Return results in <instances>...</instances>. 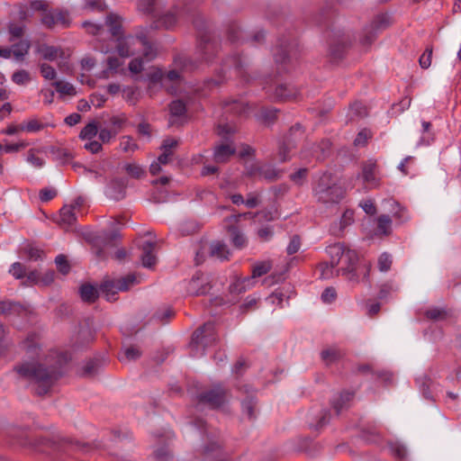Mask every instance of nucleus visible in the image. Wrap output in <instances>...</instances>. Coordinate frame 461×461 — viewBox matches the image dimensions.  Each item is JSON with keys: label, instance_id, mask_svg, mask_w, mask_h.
<instances>
[{"label": "nucleus", "instance_id": "nucleus-1", "mask_svg": "<svg viewBox=\"0 0 461 461\" xmlns=\"http://www.w3.org/2000/svg\"><path fill=\"white\" fill-rule=\"evenodd\" d=\"M21 348L32 359L22 361L14 370L20 379L36 386L35 392L38 395L46 394L61 376L59 366L40 359L41 347L35 334H31L23 340Z\"/></svg>", "mask_w": 461, "mask_h": 461}, {"label": "nucleus", "instance_id": "nucleus-2", "mask_svg": "<svg viewBox=\"0 0 461 461\" xmlns=\"http://www.w3.org/2000/svg\"><path fill=\"white\" fill-rule=\"evenodd\" d=\"M185 16H190L193 18L192 22L194 25L200 32V43L198 47L199 52L207 62H210L212 58L217 52L218 44L215 41H211L207 35L202 34L203 27L200 24L202 23V19L195 16L194 10L190 7L180 8L176 6L173 10L167 12L158 18V27L171 29L180 19H183Z\"/></svg>", "mask_w": 461, "mask_h": 461}, {"label": "nucleus", "instance_id": "nucleus-3", "mask_svg": "<svg viewBox=\"0 0 461 461\" xmlns=\"http://www.w3.org/2000/svg\"><path fill=\"white\" fill-rule=\"evenodd\" d=\"M312 192L317 202L325 205L339 203L344 195L343 188L334 182L330 173H323L320 176Z\"/></svg>", "mask_w": 461, "mask_h": 461}, {"label": "nucleus", "instance_id": "nucleus-4", "mask_svg": "<svg viewBox=\"0 0 461 461\" xmlns=\"http://www.w3.org/2000/svg\"><path fill=\"white\" fill-rule=\"evenodd\" d=\"M219 338L215 332L213 322H206L202 327L197 329L193 336L190 343L192 355L194 357H201L205 354V349L208 347L215 345Z\"/></svg>", "mask_w": 461, "mask_h": 461}, {"label": "nucleus", "instance_id": "nucleus-5", "mask_svg": "<svg viewBox=\"0 0 461 461\" xmlns=\"http://www.w3.org/2000/svg\"><path fill=\"white\" fill-rule=\"evenodd\" d=\"M135 284L136 276L130 274L117 280L104 281L99 287V293L101 295L104 296L107 301H113L116 299L115 296L118 292L127 291Z\"/></svg>", "mask_w": 461, "mask_h": 461}, {"label": "nucleus", "instance_id": "nucleus-6", "mask_svg": "<svg viewBox=\"0 0 461 461\" xmlns=\"http://www.w3.org/2000/svg\"><path fill=\"white\" fill-rule=\"evenodd\" d=\"M116 51L122 58H129L139 52V46L145 45V38L138 36H121L116 40Z\"/></svg>", "mask_w": 461, "mask_h": 461}, {"label": "nucleus", "instance_id": "nucleus-7", "mask_svg": "<svg viewBox=\"0 0 461 461\" xmlns=\"http://www.w3.org/2000/svg\"><path fill=\"white\" fill-rule=\"evenodd\" d=\"M41 23L47 28H53L55 26L68 27L71 20L68 11L63 10H49L41 14Z\"/></svg>", "mask_w": 461, "mask_h": 461}, {"label": "nucleus", "instance_id": "nucleus-8", "mask_svg": "<svg viewBox=\"0 0 461 461\" xmlns=\"http://www.w3.org/2000/svg\"><path fill=\"white\" fill-rule=\"evenodd\" d=\"M211 289L208 276L203 273H196L187 282L185 290L189 295H203L206 294Z\"/></svg>", "mask_w": 461, "mask_h": 461}, {"label": "nucleus", "instance_id": "nucleus-9", "mask_svg": "<svg viewBox=\"0 0 461 461\" xmlns=\"http://www.w3.org/2000/svg\"><path fill=\"white\" fill-rule=\"evenodd\" d=\"M226 391L221 386L216 385L209 391L198 395V400L202 403H206L212 408H219L226 402Z\"/></svg>", "mask_w": 461, "mask_h": 461}, {"label": "nucleus", "instance_id": "nucleus-10", "mask_svg": "<svg viewBox=\"0 0 461 461\" xmlns=\"http://www.w3.org/2000/svg\"><path fill=\"white\" fill-rule=\"evenodd\" d=\"M275 61L277 64L290 63L297 58V44L294 41H282L274 52Z\"/></svg>", "mask_w": 461, "mask_h": 461}, {"label": "nucleus", "instance_id": "nucleus-11", "mask_svg": "<svg viewBox=\"0 0 461 461\" xmlns=\"http://www.w3.org/2000/svg\"><path fill=\"white\" fill-rule=\"evenodd\" d=\"M357 261V253L353 249L346 248L343 255V259L339 263L341 267L337 271H340L343 276H348V278L349 280H357V276L355 274V267Z\"/></svg>", "mask_w": 461, "mask_h": 461}, {"label": "nucleus", "instance_id": "nucleus-12", "mask_svg": "<svg viewBox=\"0 0 461 461\" xmlns=\"http://www.w3.org/2000/svg\"><path fill=\"white\" fill-rule=\"evenodd\" d=\"M389 24V17L385 14L377 15L372 22L370 26L366 28L367 32L364 39L361 40L363 45H369L374 41L375 31L383 30Z\"/></svg>", "mask_w": 461, "mask_h": 461}, {"label": "nucleus", "instance_id": "nucleus-13", "mask_svg": "<svg viewBox=\"0 0 461 461\" xmlns=\"http://www.w3.org/2000/svg\"><path fill=\"white\" fill-rule=\"evenodd\" d=\"M127 181L125 179H114L110 182L105 189V195L114 201H120L125 197Z\"/></svg>", "mask_w": 461, "mask_h": 461}, {"label": "nucleus", "instance_id": "nucleus-14", "mask_svg": "<svg viewBox=\"0 0 461 461\" xmlns=\"http://www.w3.org/2000/svg\"><path fill=\"white\" fill-rule=\"evenodd\" d=\"M169 125L182 122L185 119L186 104L181 100H174L169 104Z\"/></svg>", "mask_w": 461, "mask_h": 461}, {"label": "nucleus", "instance_id": "nucleus-15", "mask_svg": "<svg viewBox=\"0 0 461 461\" xmlns=\"http://www.w3.org/2000/svg\"><path fill=\"white\" fill-rule=\"evenodd\" d=\"M155 248L156 243L152 241H144L141 245L142 254L140 256V260L141 265L146 268H151L157 263Z\"/></svg>", "mask_w": 461, "mask_h": 461}, {"label": "nucleus", "instance_id": "nucleus-16", "mask_svg": "<svg viewBox=\"0 0 461 461\" xmlns=\"http://www.w3.org/2000/svg\"><path fill=\"white\" fill-rule=\"evenodd\" d=\"M174 66L175 68L172 70H169L166 74V77L170 81H176L180 79L181 75L179 69L187 70L192 69L194 67L192 61L184 56H178L174 60Z\"/></svg>", "mask_w": 461, "mask_h": 461}, {"label": "nucleus", "instance_id": "nucleus-17", "mask_svg": "<svg viewBox=\"0 0 461 461\" xmlns=\"http://www.w3.org/2000/svg\"><path fill=\"white\" fill-rule=\"evenodd\" d=\"M105 26L108 28L109 32L115 40L122 36V17L115 14H110L105 18Z\"/></svg>", "mask_w": 461, "mask_h": 461}, {"label": "nucleus", "instance_id": "nucleus-18", "mask_svg": "<svg viewBox=\"0 0 461 461\" xmlns=\"http://www.w3.org/2000/svg\"><path fill=\"white\" fill-rule=\"evenodd\" d=\"M79 203H77L75 205H65L59 211V219L58 220V223L59 225L68 227L75 223L77 217L74 212L76 207H79Z\"/></svg>", "mask_w": 461, "mask_h": 461}, {"label": "nucleus", "instance_id": "nucleus-19", "mask_svg": "<svg viewBox=\"0 0 461 461\" xmlns=\"http://www.w3.org/2000/svg\"><path fill=\"white\" fill-rule=\"evenodd\" d=\"M235 153V148L230 143H222L214 148L213 158L217 163L226 162Z\"/></svg>", "mask_w": 461, "mask_h": 461}, {"label": "nucleus", "instance_id": "nucleus-20", "mask_svg": "<svg viewBox=\"0 0 461 461\" xmlns=\"http://www.w3.org/2000/svg\"><path fill=\"white\" fill-rule=\"evenodd\" d=\"M375 169L376 162L373 160H368L362 167V177L364 182L372 186H376L378 185V180L375 176Z\"/></svg>", "mask_w": 461, "mask_h": 461}, {"label": "nucleus", "instance_id": "nucleus-21", "mask_svg": "<svg viewBox=\"0 0 461 461\" xmlns=\"http://www.w3.org/2000/svg\"><path fill=\"white\" fill-rule=\"evenodd\" d=\"M346 246L343 243H335L327 247L326 251L330 258V262L335 266H339L343 259Z\"/></svg>", "mask_w": 461, "mask_h": 461}, {"label": "nucleus", "instance_id": "nucleus-22", "mask_svg": "<svg viewBox=\"0 0 461 461\" xmlns=\"http://www.w3.org/2000/svg\"><path fill=\"white\" fill-rule=\"evenodd\" d=\"M354 393L352 392H342L338 397L332 401V407L335 410L337 415H339L344 409H347L348 402L353 399Z\"/></svg>", "mask_w": 461, "mask_h": 461}, {"label": "nucleus", "instance_id": "nucleus-23", "mask_svg": "<svg viewBox=\"0 0 461 461\" xmlns=\"http://www.w3.org/2000/svg\"><path fill=\"white\" fill-rule=\"evenodd\" d=\"M230 251L227 246L221 241H213L210 245V256L221 261L228 259Z\"/></svg>", "mask_w": 461, "mask_h": 461}, {"label": "nucleus", "instance_id": "nucleus-24", "mask_svg": "<svg viewBox=\"0 0 461 461\" xmlns=\"http://www.w3.org/2000/svg\"><path fill=\"white\" fill-rule=\"evenodd\" d=\"M297 96V90L287 85H279L275 90V97L280 101L294 99Z\"/></svg>", "mask_w": 461, "mask_h": 461}, {"label": "nucleus", "instance_id": "nucleus-25", "mask_svg": "<svg viewBox=\"0 0 461 461\" xmlns=\"http://www.w3.org/2000/svg\"><path fill=\"white\" fill-rule=\"evenodd\" d=\"M80 296L83 301L93 303L99 296V291L92 285H83L80 287Z\"/></svg>", "mask_w": 461, "mask_h": 461}, {"label": "nucleus", "instance_id": "nucleus-26", "mask_svg": "<svg viewBox=\"0 0 461 461\" xmlns=\"http://www.w3.org/2000/svg\"><path fill=\"white\" fill-rule=\"evenodd\" d=\"M31 43L28 40H21L18 43L12 46V51L17 60L23 59L24 56L28 53Z\"/></svg>", "mask_w": 461, "mask_h": 461}, {"label": "nucleus", "instance_id": "nucleus-27", "mask_svg": "<svg viewBox=\"0 0 461 461\" xmlns=\"http://www.w3.org/2000/svg\"><path fill=\"white\" fill-rule=\"evenodd\" d=\"M229 232L230 234L231 242L237 249H242L247 245V238L239 229L236 227H230Z\"/></svg>", "mask_w": 461, "mask_h": 461}, {"label": "nucleus", "instance_id": "nucleus-28", "mask_svg": "<svg viewBox=\"0 0 461 461\" xmlns=\"http://www.w3.org/2000/svg\"><path fill=\"white\" fill-rule=\"evenodd\" d=\"M37 52L43 59L53 61L58 58L59 50L54 46L41 45L38 48Z\"/></svg>", "mask_w": 461, "mask_h": 461}, {"label": "nucleus", "instance_id": "nucleus-29", "mask_svg": "<svg viewBox=\"0 0 461 461\" xmlns=\"http://www.w3.org/2000/svg\"><path fill=\"white\" fill-rule=\"evenodd\" d=\"M321 359L326 365H331L342 357L341 352L335 348H330L323 349L321 353Z\"/></svg>", "mask_w": 461, "mask_h": 461}, {"label": "nucleus", "instance_id": "nucleus-30", "mask_svg": "<svg viewBox=\"0 0 461 461\" xmlns=\"http://www.w3.org/2000/svg\"><path fill=\"white\" fill-rule=\"evenodd\" d=\"M99 126L97 122L87 123L80 131L79 138L82 140H93L98 134Z\"/></svg>", "mask_w": 461, "mask_h": 461}, {"label": "nucleus", "instance_id": "nucleus-31", "mask_svg": "<svg viewBox=\"0 0 461 461\" xmlns=\"http://www.w3.org/2000/svg\"><path fill=\"white\" fill-rule=\"evenodd\" d=\"M52 86H55L57 92L62 95L73 96L77 95L76 88L68 82L54 81Z\"/></svg>", "mask_w": 461, "mask_h": 461}, {"label": "nucleus", "instance_id": "nucleus-32", "mask_svg": "<svg viewBox=\"0 0 461 461\" xmlns=\"http://www.w3.org/2000/svg\"><path fill=\"white\" fill-rule=\"evenodd\" d=\"M199 229L198 224L194 221H185L177 227V231L181 236H187L195 233Z\"/></svg>", "mask_w": 461, "mask_h": 461}, {"label": "nucleus", "instance_id": "nucleus-33", "mask_svg": "<svg viewBox=\"0 0 461 461\" xmlns=\"http://www.w3.org/2000/svg\"><path fill=\"white\" fill-rule=\"evenodd\" d=\"M44 127L45 125L35 118L30 119L28 122H24L20 124V130L27 132H38L43 130Z\"/></svg>", "mask_w": 461, "mask_h": 461}, {"label": "nucleus", "instance_id": "nucleus-34", "mask_svg": "<svg viewBox=\"0 0 461 461\" xmlns=\"http://www.w3.org/2000/svg\"><path fill=\"white\" fill-rule=\"evenodd\" d=\"M125 172L131 177L140 179L146 174L144 168L136 163H127L123 166Z\"/></svg>", "mask_w": 461, "mask_h": 461}, {"label": "nucleus", "instance_id": "nucleus-35", "mask_svg": "<svg viewBox=\"0 0 461 461\" xmlns=\"http://www.w3.org/2000/svg\"><path fill=\"white\" fill-rule=\"evenodd\" d=\"M23 308L18 303L3 301L0 303V312L3 314L20 313Z\"/></svg>", "mask_w": 461, "mask_h": 461}, {"label": "nucleus", "instance_id": "nucleus-36", "mask_svg": "<svg viewBox=\"0 0 461 461\" xmlns=\"http://www.w3.org/2000/svg\"><path fill=\"white\" fill-rule=\"evenodd\" d=\"M392 220L386 215L383 214L377 218V231L383 235H388L391 232Z\"/></svg>", "mask_w": 461, "mask_h": 461}, {"label": "nucleus", "instance_id": "nucleus-37", "mask_svg": "<svg viewBox=\"0 0 461 461\" xmlns=\"http://www.w3.org/2000/svg\"><path fill=\"white\" fill-rule=\"evenodd\" d=\"M126 117L124 115H115L109 118L108 122H104V124L113 131H117V134L122 129L126 122Z\"/></svg>", "mask_w": 461, "mask_h": 461}, {"label": "nucleus", "instance_id": "nucleus-38", "mask_svg": "<svg viewBox=\"0 0 461 461\" xmlns=\"http://www.w3.org/2000/svg\"><path fill=\"white\" fill-rule=\"evenodd\" d=\"M252 285L253 284L251 282V278L245 277L243 279H239L231 284L230 290L231 293L241 294Z\"/></svg>", "mask_w": 461, "mask_h": 461}, {"label": "nucleus", "instance_id": "nucleus-39", "mask_svg": "<svg viewBox=\"0 0 461 461\" xmlns=\"http://www.w3.org/2000/svg\"><path fill=\"white\" fill-rule=\"evenodd\" d=\"M271 269V263L269 261H263L257 263L252 269V276L249 278H251L252 284L254 283L253 279L256 277L262 276L267 274Z\"/></svg>", "mask_w": 461, "mask_h": 461}, {"label": "nucleus", "instance_id": "nucleus-40", "mask_svg": "<svg viewBox=\"0 0 461 461\" xmlns=\"http://www.w3.org/2000/svg\"><path fill=\"white\" fill-rule=\"evenodd\" d=\"M256 400L253 397H248L241 402L242 411L249 419L255 418Z\"/></svg>", "mask_w": 461, "mask_h": 461}, {"label": "nucleus", "instance_id": "nucleus-41", "mask_svg": "<svg viewBox=\"0 0 461 461\" xmlns=\"http://www.w3.org/2000/svg\"><path fill=\"white\" fill-rule=\"evenodd\" d=\"M391 205H392L393 209L395 210L393 212V216L394 217V219L398 220L399 222H401V223L408 221V219L410 217H409V214L407 212V210L404 207L401 206L395 201H393Z\"/></svg>", "mask_w": 461, "mask_h": 461}, {"label": "nucleus", "instance_id": "nucleus-42", "mask_svg": "<svg viewBox=\"0 0 461 461\" xmlns=\"http://www.w3.org/2000/svg\"><path fill=\"white\" fill-rule=\"evenodd\" d=\"M242 67L243 64L241 62V59L240 57L237 56L225 60L222 65V68L224 70L233 68L237 75H240L241 73Z\"/></svg>", "mask_w": 461, "mask_h": 461}, {"label": "nucleus", "instance_id": "nucleus-43", "mask_svg": "<svg viewBox=\"0 0 461 461\" xmlns=\"http://www.w3.org/2000/svg\"><path fill=\"white\" fill-rule=\"evenodd\" d=\"M12 81L19 86L26 85L31 81L30 73L25 69L17 70L12 75Z\"/></svg>", "mask_w": 461, "mask_h": 461}, {"label": "nucleus", "instance_id": "nucleus-44", "mask_svg": "<svg viewBox=\"0 0 461 461\" xmlns=\"http://www.w3.org/2000/svg\"><path fill=\"white\" fill-rule=\"evenodd\" d=\"M117 135V131L109 129L106 125L102 127L99 126L98 138L103 143H108Z\"/></svg>", "mask_w": 461, "mask_h": 461}, {"label": "nucleus", "instance_id": "nucleus-45", "mask_svg": "<svg viewBox=\"0 0 461 461\" xmlns=\"http://www.w3.org/2000/svg\"><path fill=\"white\" fill-rule=\"evenodd\" d=\"M226 104L230 106V111L238 114H247L249 110V104L243 101L232 100L228 102Z\"/></svg>", "mask_w": 461, "mask_h": 461}, {"label": "nucleus", "instance_id": "nucleus-46", "mask_svg": "<svg viewBox=\"0 0 461 461\" xmlns=\"http://www.w3.org/2000/svg\"><path fill=\"white\" fill-rule=\"evenodd\" d=\"M120 148L123 152H134L139 149L138 144L130 136L121 138Z\"/></svg>", "mask_w": 461, "mask_h": 461}, {"label": "nucleus", "instance_id": "nucleus-47", "mask_svg": "<svg viewBox=\"0 0 461 461\" xmlns=\"http://www.w3.org/2000/svg\"><path fill=\"white\" fill-rule=\"evenodd\" d=\"M141 356V352L135 347H128L123 350V355L120 357L121 361L135 360Z\"/></svg>", "mask_w": 461, "mask_h": 461}, {"label": "nucleus", "instance_id": "nucleus-48", "mask_svg": "<svg viewBox=\"0 0 461 461\" xmlns=\"http://www.w3.org/2000/svg\"><path fill=\"white\" fill-rule=\"evenodd\" d=\"M8 31L10 33V41H16L18 39H21L23 36L24 33V26L23 25H17L14 23H10L8 26Z\"/></svg>", "mask_w": 461, "mask_h": 461}, {"label": "nucleus", "instance_id": "nucleus-49", "mask_svg": "<svg viewBox=\"0 0 461 461\" xmlns=\"http://www.w3.org/2000/svg\"><path fill=\"white\" fill-rule=\"evenodd\" d=\"M40 70L42 77L46 80H54L57 77L55 68L47 63L41 64Z\"/></svg>", "mask_w": 461, "mask_h": 461}, {"label": "nucleus", "instance_id": "nucleus-50", "mask_svg": "<svg viewBox=\"0 0 461 461\" xmlns=\"http://www.w3.org/2000/svg\"><path fill=\"white\" fill-rule=\"evenodd\" d=\"M378 268L381 272H387L392 266V257L386 252L381 254L378 258Z\"/></svg>", "mask_w": 461, "mask_h": 461}, {"label": "nucleus", "instance_id": "nucleus-51", "mask_svg": "<svg viewBox=\"0 0 461 461\" xmlns=\"http://www.w3.org/2000/svg\"><path fill=\"white\" fill-rule=\"evenodd\" d=\"M336 266L331 262L329 264L327 262L321 263L319 267L320 269V276L322 279H329L334 276V267Z\"/></svg>", "mask_w": 461, "mask_h": 461}, {"label": "nucleus", "instance_id": "nucleus-52", "mask_svg": "<svg viewBox=\"0 0 461 461\" xmlns=\"http://www.w3.org/2000/svg\"><path fill=\"white\" fill-rule=\"evenodd\" d=\"M55 263L57 265V267L59 269V271L63 274V275H67L69 270H70V266L67 260V258L66 256L60 254V255H58L55 258Z\"/></svg>", "mask_w": 461, "mask_h": 461}, {"label": "nucleus", "instance_id": "nucleus-53", "mask_svg": "<svg viewBox=\"0 0 461 461\" xmlns=\"http://www.w3.org/2000/svg\"><path fill=\"white\" fill-rule=\"evenodd\" d=\"M83 27H85L89 33L96 36H101L104 32V25L92 22H84Z\"/></svg>", "mask_w": 461, "mask_h": 461}, {"label": "nucleus", "instance_id": "nucleus-54", "mask_svg": "<svg viewBox=\"0 0 461 461\" xmlns=\"http://www.w3.org/2000/svg\"><path fill=\"white\" fill-rule=\"evenodd\" d=\"M432 48L427 47L423 54L419 59L420 66L422 68H428L431 65V59H432Z\"/></svg>", "mask_w": 461, "mask_h": 461}, {"label": "nucleus", "instance_id": "nucleus-55", "mask_svg": "<svg viewBox=\"0 0 461 461\" xmlns=\"http://www.w3.org/2000/svg\"><path fill=\"white\" fill-rule=\"evenodd\" d=\"M241 33H242V31H241L240 25L235 23H231L228 29V39L231 42H238L240 39L239 35Z\"/></svg>", "mask_w": 461, "mask_h": 461}, {"label": "nucleus", "instance_id": "nucleus-56", "mask_svg": "<svg viewBox=\"0 0 461 461\" xmlns=\"http://www.w3.org/2000/svg\"><path fill=\"white\" fill-rule=\"evenodd\" d=\"M9 273L16 279H21L25 276V268L24 267L19 263L14 262L12 264Z\"/></svg>", "mask_w": 461, "mask_h": 461}, {"label": "nucleus", "instance_id": "nucleus-57", "mask_svg": "<svg viewBox=\"0 0 461 461\" xmlns=\"http://www.w3.org/2000/svg\"><path fill=\"white\" fill-rule=\"evenodd\" d=\"M140 50H142V55L146 61H150L155 59L156 50L153 49V47L151 45L148 44L146 40H145V45L139 46V51Z\"/></svg>", "mask_w": 461, "mask_h": 461}, {"label": "nucleus", "instance_id": "nucleus-58", "mask_svg": "<svg viewBox=\"0 0 461 461\" xmlns=\"http://www.w3.org/2000/svg\"><path fill=\"white\" fill-rule=\"evenodd\" d=\"M259 175L267 180H275L278 176L277 171L270 166L262 167L259 169Z\"/></svg>", "mask_w": 461, "mask_h": 461}, {"label": "nucleus", "instance_id": "nucleus-59", "mask_svg": "<svg viewBox=\"0 0 461 461\" xmlns=\"http://www.w3.org/2000/svg\"><path fill=\"white\" fill-rule=\"evenodd\" d=\"M144 60L142 58H135L129 63V70L132 74H139L143 70Z\"/></svg>", "mask_w": 461, "mask_h": 461}, {"label": "nucleus", "instance_id": "nucleus-60", "mask_svg": "<svg viewBox=\"0 0 461 461\" xmlns=\"http://www.w3.org/2000/svg\"><path fill=\"white\" fill-rule=\"evenodd\" d=\"M278 110L275 108H266L261 112V119L265 123H271L276 118Z\"/></svg>", "mask_w": 461, "mask_h": 461}, {"label": "nucleus", "instance_id": "nucleus-61", "mask_svg": "<svg viewBox=\"0 0 461 461\" xmlns=\"http://www.w3.org/2000/svg\"><path fill=\"white\" fill-rule=\"evenodd\" d=\"M25 252H26L27 256L29 257V258L31 260H34V261L41 259L42 256H43V250L40 249L37 247H33L32 245H29L25 249Z\"/></svg>", "mask_w": 461, "mask_h": 461}, {"label": "nucleus", "instance_id": "nucleus-62", "mask_svg": "<svg viewBox=\"0 0 461 461\" xmlns=\"http://www.w3.org/2000/svg\"><path fill=\"white\" fill-rule=\"evenodd\" d=\"M300 248H301V240H300L299 236L294 235L291 238L290 242L287 245L286 252L289 255H293V254L298 252Z\"/></svg>", "mask_w": 461, "mask_h": 461}, {"label": "nucleus", "instance_id": "nucleus-63", "mask_svg": "<svg viewBox=\"0 0 461 461\" xmlns=\"http://www.w3.org/2000/svg\"><path fill=\"white\" fill-rule=\"evenodd\" d=\"M27 161L35 167H42L44 166V160L36 156L34 149H30L27 155Z\"/></svg>", "mask_w": 461, "mask_h": 461}, {"label": "nucleus", "instance_id": "nucleus-64", "mask_svg": "<svg viewBox=\"0 0 461 461\" xmlns=\"http://www.w3.org/2000/svg\"><path fill=\"white\" fill-rule=\"evenodd\" d=\"M122 65V61L116 57H109L107 59V69L104 71V73H107L111 71L113 73H116L119 68Z\"/></svg>", "mask_w": 461, "mask_h": 461}]
</instances>
